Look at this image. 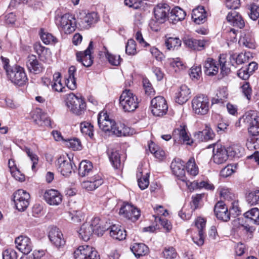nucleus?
I'll return each instance as SVG.
<instances>
[{"label":"nucleus","instance_id":"f257e3e1","mask_svg":"<svg viewBox=\"0 0 259 259\" xmlns=\"http://www.w3.org/2000/svg\"><path fill=\"white\" fill-rule=\"evenodd\" d=\"M108 229V228L103 224V222L99 218L95 217L92 219L91 224L89 223L83 224L78 231V234L83 240L87 241L93 233L98 236H102Z\"/></svg>","mask_w":259,"mask_h":259},{"label":"nucleus","instance_id":"f03ea898","mask_svg":"<svg viewBox=\"0 0 259 259\" xmlns=\"http://www.w3.org/2000/svg\"><path fill=\"white\" fill-rule=\"evenodd\" d=\"M119 104L124 111L131 112L138 107L139 100L130 90H125L120 96Z\"/></svg>","mask_w":259,"mask_h":259},{"label":"nucleus","instance_id":"7ed1b4c3","mask_svg":"<svg viewBox=\"0 0 259 259\" xmlns=\"http://www.w3.org/2000/svg\"><path fill=\"white\" fill-rule=\"evenodd\" d=\"M242 119L248 127L249 134L252 136L259 135V113L250 110L242 116Z\"/></svg>","mask_w":259,"mask_h":259},{"label":"nucleus","instance_id":"20e7f679","mask_svg":"<svg viewBox=\"0 0 259 259\" xmlns=\"http://www.w3.org/2000/svg\"><path fill=\"white\" fill-rule=\"evenodd\" d=\"M7 75L14 84L22 86L28 81L27 75L23 67L15 65L7 70Z\"/></svg>","mask_w":259,"mask_h":259},{"label":"nucleus","instance_id":"39448f33","mask_svg":"<svg viewBox=\"0 0 259 259\" xmlns=\"http://www.w3.org/2000/svg\"><path fill=\"white\" fill-rule=\"evenodd\" d=\"M66 105L69 110L74 114L79 115L84 112L86 104L84 100L71 93L67 95Z\"/></svg>","mask_w":259,"mask_h":259},{"label":"nucleus","instance_id":"423d86ee","mask_svg":"<svg viewBox=\"0 0 259 259\" xmlns=\"http://www.w3.org/2000/svg\"><path fill=\"white\" fill-rule=\"evenodd\" d=\"M56 23L66 34L73 32L76 28V21L74 16L69 14L56 17Z\"/></svg>","mask_w":259,"mask_h":259},{"label":"nucleus","instance_id":"0eeeda50","mask_svg":"<svg viewBox=\"0 0 259 259\" xmlns=\"http://www.w3.org/2000/svg\"><path fill=\"white\" fill-rule=\"evenodd\" d=\"M161 137L166 141L172 138L175 143H180L182 141L183 142H186V144L189 145L193 143V141L189 138L185 126H180L174 130L172 136L169 134L163 135Z\"/></svg>","mask_w":259,"mask_h":259},{"label":"nucleus","instance_id":"6e6552de","mask_svg":"<svg viewBox=\"0 0 259 259\" xmlns=\"http://www.w3.org/2000/svg\"><path fill=\"white\" fill-rule=\"evenodd\" d=\"M193 110L198 115H205L209 110V102L208 97L204 95H199L192 101Z\"/></svg>","mask_w":259,"mask_h":259},{"label":"nucleus","instance_id":"1a4fd4ad","mask_svg":"<svg viewBox=\"0 0 259 259\" xmlns=\"http://www.w3.org/2000/svg\"><path fill=\"white\" fill-rule=\"evenodd\" d=\"M75 259H100L96 249L89 245L79 246L74 252Z\"/></svg>","mask_w":259,"mask_h":259},{"label":"nucleus","instance_id":"9d476101","mask_svg":"<svg viewBox=\"0 0 259 259\" xmlns=\"http://www.w3.org/2000/svg\"><path fill=\"white\" fill-rule=\"evenodd\" d=\"M30 196L26 191L19 189L13 194V201L19 211H24L29 204Z\"/></svg>","mask_w":259,"mask_h":259},{"label":"nucleus","instance_id":"9b49d317","mask_svg":"<svg viewBox=\"0 0 259 259\" xmlns=\"http://www.w3.org/2000/svg\"><path fill=\"white\" fill-rule=\"evenodd\" d=\"M151 112L156 116L165 115L168 109V106L165 99L162 96H157L151 101Z\"/></svg>","mask_w":259,"mask_h":259},{"label":"nucleus","instance_id":"f8f14e48","mask_svg":"<svg viewBox=\"0 0 259 259\" xmlns=\"http://www.w3.org/2000/svg\"><path fill=\"white\" fill-rule=\"evenodd\" d=\"M119 213L133 222L137 221L141 215L140 210L128 203L120 208Z\"/></svg>","mask_w":259,"mask_h":259},{"label":"nucleus","instance_id":"ddd939ff","mask_svg":"<svg viewBox=\"0 0 259 259\" xmlns=\"http://www.w3.org/2000/svg\"><path fill=\"white\" fill-rule=\"evenodd\" d=\"M93 50V42L91 41L87 49L83 52H78L76 53V60L87 67L91 66L93 63V58L92 56Z\"/></svg>","mask_w":259,"mask_h":259},{"label":"nucleus","instance_id":"4468645a","mask_svg":"<svg viewBox=\"0 0 259 259\" xmlns=\"http://www.w3.org/2000/svg\"><path fill=\"white\" fill-rule=\"evenodd\" d=\"M213 160L218 164L225 163L228 159V150L218 144L213 145Z\"/></svg>","mask_w":259,"mask_h":259},{"label":"nucleus","instance_id":"2eb2a0df","mask_svg":"<svg viewBox=\"0 0 259 259\" xmlns=\"http://www.w3.org/2000/svg\"><path fill=\"white\" fill-rule=\"evenodd\" d=\"M73 164L70 159L61 156L57 160V169L63 176L68 177L73 170Z\"/></svg>","mask_w":259,"mask_h":259},{"label":"nucleus","instance_id":"dca6fc26","mask_svg":"<svg viewBox=\"0 0 259 259\" xmlns=\"http://www.w3.org/2000/svg\"><path fill=\"white\" fill-rule=\"evenodd\" d=\"M169 11L170 7L167 4H158L154 9V14L156 21L159 23H164L168 18Z\"/></svg>","mask_w":259,"mask_h":259},{"label":"nucleus","instance_id":"f3484780","mask_svg":"<svg viewBox=\"0 0 259 259\" xmlns=\"http://www.w3.org/2000/svg\"><path fill=\"white\" fill-rule=\"evenodd\" d=\"M80 16L78 18V23L79 26L83 29L89 28L93 24L97 22L98 19V15L95 12L80 14Z\"/></svg>","mask_w":259,"mask_h":259},{"label":"nucleus","instance_id":"a211bd4d","mask_svg":"<svg viewBox=\"0 0 259 259\" xmlns=\"http://www.w3.org/2000/svg\"><path fill=\"white\" fill-rule=\"evenodd\" d=\"M15 242L17 248L24 254H28L32 249V243L27 236H19L16 238Z\"/></svg>","mask_w":259,"mask_h":259},{"label":"nucleus","instance_id":"6ab92c4d","mask_svg":"<svg viewBox=\"0 0 259 259\" xmlns=\"http://www.w3.org/2000/svg\"><path fill=\"white\" fill-rule=\"evenodd\" d=\"M26 65L28 71L34 74H38L42 71L44 67L35 55H30L26 59Z\"/></svg>","mask_w":259,"mask_h":259},{"label":"nucleus","instance_id":"aec40b11","mask_svg":"<svg viewBox=\"0 0 259 259\" xmlns=\"http://www.w3.org/2000/svg\"><path fill=\"white\" fill-rule=\"evenodd\" d=\"M44 198L45 201L51 205H58L62 200L61 194L54 189L47 190L44 194Z\"/></svg>","mask_w":259,"mask_h":259},{"label":"nucleus","instance_id":"412c9836","mask_svg":"<svg viewBox=\"0 0 259 259\" xmlns=\"http://www.w3.org/2000/svg\"><path fill=\"white\" fill-rule=\"evenodd\" d=\"M214 212L217 218L224 222H227L230 219V213L225 204L222 201H219L214 206Z\"/></svg>","mask_w":259,"mask_h":259},{"label":"nucleus","instance_id":"4be33fe9","mask_svg":"<svg viewBox=\"0 0 259 259\" xmlns=\"http://www.w3.org/2000/svg\"><path fill=\"white\" fill-rule=\"evenodd\" d=\"M205 221L201 218H197L195 221V226L198 229V236L193 237L192 239L194 242L198 246H201L204 243V235L203 229L205 227Z\"/></svg>","mask_w":259,"mask_h":259},{"label":"nucleus","instance_id":"5701e85b","mask_svg":"<svg viewBox=\"0 0 259 259\" xmlns=\"http://www.w3.org/2000/svg\"><path fill=\"white\" fill-rule=\"evenodd\" d=\"M62 233L57 227L52 228L49 233V238L51 242L56 247H59L65 244L64 239H62Z\"/></svg>","mask_w":259,"mask_h":259},{"label":"nucleus","instance_id":"b1692460","mask_svg":"<svg viewBox=\"0 0 259 259\" xmlns=\"http://www.w3.org/2000/svg\"><path fill=\"white\" fill-rule=\"evenodd\" d=\"M185 45L191 50L201 51L205 48V41L203 40L196 39L192 37H185L183 38Z\"/></svg>","mask_w":259,"mask_h":259},{"label":"nucleus","instance_id":"393cba45","mask_svg":"<svg viewBox=\"0 0 259 259\" xmlns=\"http://www.w3.org/2000/svg\"><path fill=\"white\" fill-rule=\"evenodd\" d=\"M190 89L185 84L182 85L176 94V102L179 104H183L190 98Z\"/></svg>","mask_w":259,"mask_h":259},{"label":"nucleus","instance_id":"a878e982","mask_svg":"<svg viewBox=\"0 0 259 259\" xmlns=\"http://www.w3.org/2000/svg\"><path fill=\"white\" fill-rule=\"evenodd\" d=\"M227 20L234 26L239 28H242L245 26V22L242 17L235 10H231L228 13Z\"/></svg>","mask_w":259,"mask_h":259},{"label":"nucleus","instance_id":"bb28decb","mask_svg":"<svg viewBox=\"0 0 259 259\" xmlns=\"http://www.w3.org/2000/svg\"><path fill=\"white\" fill-rule=\"evenodd\" d=\"M98 122L100 128L105 132H112L115 123L114 121L110 119L108 115L105 113L103 114V117L99 115Z\"/></svg>","mask_w":259,"mask_h":259},{"label":"nucleus","instance_id":"cd10ccee","mask_svg":"<svg viewBox=\"0 0 259 259\" xmlns=\"http://www.w3.org/2000/svg\"><path fill=\"white\" fill-rule=\"evenodd\" d=\"M33 118L34 122L40 126H51L50 119L39 109L34 112Z\"/></svg>","mask_w":259,"mask_h":259},{"label":"nucleus","instance_id":"c85d7f7f","mask_svg":"<svg viewBox=\"0 0 259 259\" xmlns=\"http://www.w3.org/2000/svg\"><path fill=\"white\" fill-rule=\"evenodd\" d=\"M218 65L214 59L210 58H207L204 64L205 74L208 76L216 75L219 71Z\"/></svg>","mask_w":259,"mask_h":259},{"label":"nucleus","instance_id":"c756f323","mask_svg":"<svg viewBox=\"0 0 259 259\" xmlns=\"http://www.w3.org/2000/svg\"><path fill=\"white\" fill-rule=\"evenodd\" d=\"M192 18L198 24L203 23L206 20V13L202 6H199L193 10Z\"/></svg>","mask_w":259,"mask_h":259},{"label":"nucleus","instance_id":"7c9ffc66","mask_svg":"<svg viewBox=\"0 0 259 259\" xmlns=\"http://www.w3.org/2000/svg\"><path fill=\"white\" fill-rule=\"evenodd\" d=\"M103 183V180L99 176H95L89 180L83 182L82 187L89 191H93Z\"/></svg>","mask_w":259,"mask_h":259},{"label":"nucleus","instance_id":"2f4dec72","mask_svg":"<svg viewBox=\"0 0 259 259\" xmlns=\"http://www.w3.org/2000/svg\"><path fill=\"white\" fill-rule=\"evenodd\" d=\"M215 136L213 130L208 125H206L205 129L199 131L194 134L196 139L200 141H207L212 139Z\"/></svg>","mask_w":259,"mask_h":259},{"label":"nucleus","instance_id":"473e14b6","mask_svg":"<svg viewBox=\"0 0 259 259\" xmlns=\"http://www.w3.org/2000/svg\"><path fill=\"white\" fill-rule=\"evenodd\" d=\"M110 236L118 240H123L126 236V231L121 226L113 225L110 228Z\"/></svg>","mask_w":259,"mask_h":259},{"label":"nucleus","instance_id":"72a5a7b5","mask_svg":"<svg viewBox=\"0 0 259 259\" xmlns=\"http://www.w3.org/2000/svg\"><path fill=\"white\" fill-rule=\"evenodd\" d=\"M186 15V12L183 10L180 7H176L171 10L168 18L172 21V23H176L179 21L184 20Z\"/></svg>","mask_w":259,"mask_h":259},{"label":"nucleus","instance_id":"f704fd0d","mask_svg":"<svg viewBox=\"0 0 259 259\" xmlns=\"http://www.w3.org/2000/svg\"><path fill=\"white\" fill-rule=\"evenodd\" d=\"M249 53L245 52V53H240L237 55L233 54L230 56V63L232 66L236 68L235 65V63L239 65L244 63L245 62L248 60L249 56Z\"/></svg>","mask_w":259,"mask_h":259},{"label":"nucleus","instance_id":"c9c22d12","mask_svg":"<svg viewBox=\"0 0 259 259\" xmlns=\"http://www.w3.org/2000/svg\"><path fill=\"white\" fill-rule=\"evenodd\" d=\"M131 249L138 258L145 255L148 252V247L143 243H135L131 247Z\"/></svg>","mask_w":259,"mask_h":259},{"label":"nucleus","instance_id":"e433bc0d","mask_svg":"<svg viewBox=\"0 0 259 259\" xmlns=\"http://www.w3.org/2000/svg\"><path fill=\"white\" fill-rule=\"evenodd\" d=\"M108 154L109 159L115 168H118L121 165L120 155L117 150L109 148Z\"/></svg>","mask_w":259,"mask_h":259},{"label":"nucleus","instance_id":"4c0bfd02","mask_svg":"<svg viewBox=\"0 0 259 259\" xmlns=\"http://www.w3.org/2000/svg\"><path fill=\"white\" fill-rule=\"evenodd\" d=\"M93 170V165L91 162L88 160L82 161L79 164L78 174L81 177L88 176Z\"/></svg>","mask_w":259,"mask_h":259},{"label":"nucleus","instance_id":"58836bf2","mask_svg":"<svg viewBox=\"0 0 259 259\" xmlns=\"http://www.w3.org/2000/svg\"><path fill=\"white\" fill-rule=\"evenodd\" d=\"M243 215L253 224H259V209L257 208H252L245 212Z\"/></svg>","mask_w":259,"mask_h":259},{"label":"nucleus","instance_id":"ea45409f","mask_svg":"<svg viewBox=\"0 0 259 259\" xmlns=\"http://www.w3.org/2000/svg\"><path fill=\"white\" fill-rule=\"evenodd\" d=\"M149 174L146 173L145 176L142 175V172L139 170L137 174L138 185L141 190H144L148 187L149 184Z\"/></svg>","mask_w":259,"mask_h":259},{"label":"nucleus","instance_id":"a19ab883","mask_svg":"<svg viewBox=\"0 0 259 259\" xmlns=\"http://www.w3.org/2000/svg\"><path fill=\"white\" fill-rule=\"evenodd\" d=\"M246 200L250 205H255L259 203V190L249 192L246 195Z\"/></svg>","mask_w":259,"mask_h":259},{"label":"nucleus","instance_id":"79ce46f5","mask_svg":"<svg viewBox=\"0 0 259 259\" xmlns=\"http://www.w3.org/2000/svg\"><path fill=\"white\" fill-rule=\"evenodd\" d=\"M111 132L117 137L125 136L129 132V128L124 124L121 123L117 124L115 123V125Z\"/></svg>","mask_w":259,"mask_h":259},{"label":"nucleus","instance_id":"37998d69","mask_svg":"<svg viewBox=\"0 0 259 259\" xmlns=\"http://www.w3.org/2000/svg\"><path fill=\"white\" fill-rule=\"evenodd\" d=\"M40 37L43 42L46 45L53 44L57 42V38L51 33L45 32L41 29L40 31Z\"/></svg>","mask_w":259,"mask_h":259},{"label":"nucleus","instance_id":"c03bdc74","mask_svg":"<svg viewBox=\"0 0 259 259\" xmlns=\"http://www.w3.org/2000/svg\"><path fill=\"white\" fill-rule=\"evenodd\" d=\"M165 45L168 50H174L181 46V40L178 37H170L165 40Z\"/></svg>","mask_w":259,"mask_h":259},{"label":"nucleus","instance_id":"a18cd8bd","mask_svg":"<svg viewBox=\"0 0 259 259\" xmlns=\"http://www.w3.org/2000/svg\"><path fill=\"white\" fill-rule=\"evenodd\" d=\"M187 172L191 175L196 176L198 174V168L196 166L194 157H191L186 165Z\"/></svg>","mask_w":259,"mask_h":259},{"label":"nucleus","instance_id":"49530a36","mask_svg":"<svg viewBox=\"0 0 259 259\" xmlns=\"http://www.w3.org/2000/svg\"><path fill=\"white\" fill-rule=\"evenodd\" d=\"M171 168L172 172L178 177H182L185 175V166L181 163L172 162Z\"/></svg>","mask_w":259,"mask_h":259},{"label":"nucleus","instance_id":"de8ad7c7","mask_svg":"<svg viewBox=\"0 0 259 259\" xmlns=\"http://www.w3.org/2000/svg\"><path fill=\"white\" fill-rule=\"evenodd\" d=\"M81 132L85 135H88L90 138H93V125L91 123L88 122H82L80 125Z\"/></svg>","mask_w":259,"mask_h":259},{"label":"nucleus","instance_id":"09e8293b","mask_svg":"<svg viewBox=\"0 0 259 259\" xmlns=\"http://www.w3.org/2000/svg\"><path fill=\"white\" fill-rule=\"evenodd\" d=\"M149 150L153 153L155 157L159 159H162L165 155L164 151L160 149L157 146L152 143L149 145Z\"/></svg>","mask_w":259,"mask_h":259},{"label":"nucleus","instance_id":"8fccbe9b","mask_svg":"<svg viewBox=\"0 0 259 259\" xmlns=\"http://www.w3.org/2000/svg\"><path fill=\"white\" fill-rule=\"evenodd\" d=\"M34 49L36 51L37 55L39 56V58L44 61H46L47 58L45 56L50 55L49 54L50 52L49 50L39 44H35L34 46Z\"/></svg>","mask_w":259,"mask_h":259},{"label":"nucleus","instance_id":"3c124183","mask_svg":"<svg viewBox=\"0 0 259 259\" xmlns=\"http://www.w3.org/2000/svg\"><path fill=\"white\" fill-rule=\"evenodd\" d=\"M69 219L73 223H79L83 219L82 213L79 210H73L68 213Z\"/></svg>","mask_w":259,"mask_h":259},{"label":"nucleus","instance_id":"603ef678","mask_svg":"<svg viewBox=\"0 0 259 259\" xmlns=\"http://www.w3.org/2000/svg\"><path fill=\"white\" fill-rule=\"evenodd\" d=\"M105 56L110 64L114 66H118L120 64L121 59L119 55L116 56L107 51Z\"/></svg>","mask_w":259,"mask_h":259},{"label":"nucleus","instance_id":"864d4df0","mask_svg":"<svg viewBox=\"0 0 259 259\" xmlns=\"http://www.w3.org/2000/svg\"><path fill=\"white\" fill-rule=\"evenodd\" d=\"M249 13L248 15L253 20H256L259 17V6L252 4L249 6Z\"/></svg>","mask_w":259,"mask_h":259},{"label":"nucleus","instance_id":"5fc2aeb1","mask_svg":"<svg viewBox=\"0 0 259 259\" xmlns=\"http://www.w3.org/2000/svg\"><path fill=\"white\" fill-rule=\"evenodd\" d=\"M125 52L130 55H134L137 53L136 44L134 39H130L127 41L125 47Z\"/></svg>","mask_w":259,"mask_h":259},{"label":"nucleus","instance_id":"6e6d98bb","mask_svg":"<svg viewBox=\"0 0 259 259\" xmlns=\"http://www.w3.org/2000/svg\"><path fill=\"white\" fill-rule=\"evenodd\" d=\"M66 145L73 150H80L81 149V142L78 139L74 138L68 139L66 141Z\"/></svg>","mask_w":259,"mask_h":259},{"label":"nucleus","instance_id":"4d7b16f0","mask_svg":"<svg viewBox=\"0 0 259 259\" xmlns=\"http://www.w3.org/2000/svg\"><path fill=\"white\" fill-rule=\"evenodd\" d=\"M24 151L27 153L28 156L32 162V169H35V165L37 164L38 161V157L36 154L31 151L30 149L28 147H25Z\"/></svg>","mask_w":259,"mask_h":259},{"label":"nucleus","instance_id":"13d9d810","mask_svg":"<svg viewBox=\"0 0 259 259\" xmlns=\"http://www.w3.org/2000/svg\"><path fill=\"white\" fill-rule=\"evenodd\" d=\"M143 85L145 94L148 96L153 95L155 91L149 80L146 78L143 79Z\"/></svg>","mask_w":259,"mask_h":259},{"label":"nucleus","instance_id":"bf43d9fd","mask_svg":"<svg viewBox=\"0 0 259 259\" xmlns=\"http://www.w3.org/2000/svg\"><path fill=\"white\" fill-rule=\"evenodd\" d=\"M204 197V194H197L192 196V201L191 202V208L193 210H195L199 207V203Z\"/></svg>","mask_w":259,"mask_h":259},{"label":"nucleus","instance_id":"052dcab7","mask_svg":"<svg viewBox=\"0 0 259 259\" xmlns=\"http://www.w3.org/2000/svg\"><path fill=\"white\" fill-rule=\"evenodd\" d=\"M163 254L165 258L169 259L175 258L177 256V252L172 247L165 248Z\"/></svg>","mask_w":259,"mask_h":259},{"label":"nucleus","instance_id":"680f3d73","mask_svg":"<svg viewBox=\"0 0 259 259\" xmlns=\"http://www.w3.org/2000/svg\"><path fill=\"white\" fill-rule=\"evenodd\" d=\"M226 38L227 40L230 41H236L237 31L234 28H230L224 33Z\"/></svg>","mask_w":259,"mask_h":259},{"label":"nucleus","instance_id":"e2e57ef3","mask_svg":"<svg viewBox=\"0 0 259 259\" xmlns=\"http://www.w3.org/2000/svg\"><path fill=\"white\" fill-rule=\"evenodd\" d=\"M242 92L244 96L249 100L251 97L252 89L248 82H245L242 86Z\"/></svg>","mask_w":259,"mask_h":259},{"label":"nucleus","instance_id":"0e129e2a","mask_svg":"<svg viewBox=\"0 0 259 259\" xmlns=\"http://www.w3.org/2000/svg\"><path fill=\"white\" fill-rule=\"evenodd\" d=\"M3 259H17L16 252L13 249H7L3 251Z\"/></svg>","mask_w":259,"mask_h":259},{"label":"nucleus","instance_id":"69168bd1","mask_svg":"<svg viewBox=\"0 0 259 259\" xmlns=\"http://www.w3.org/2000/svg\"><path fill=\"white\" fill-rule=\"evenodd\" d=\"M189 75L192 79L198 80L201 75V66H198L192 67Z\"/></svg>","mask_w":259,"mask_h":259},{"label":"nucleus","instance_id":"338daca9","mask_svg":"<svg viewBox=\"0 0 259 259\" xmlns=\"http://www.w3.org/2000/svg\"><path fill=\"white\" fill-rule=\"evenodd\" d=\"M239 226L238 228L241 232H243V233L249 234H251L252 232V228L250 227L248 225H244L242 224L243 219H241L240 218L238 219Z\"/></svg>","mask_w":259,"mask_h":259},{"label":"nucleus","instance_id":"774afa93","mask_svg":"<svg viewBox=\"0 0 259 259\" xmlns=\"http://www.w3.org/2000/svg\"><path fill=\"white\" fill-rule=\"evenodd\" d=\"M234 171L233 166L232 165H228L221 170L220 175L224 178H227L231 176Z\"/></svg>","mask_w":259,"mask_h":259}]
</instances>
